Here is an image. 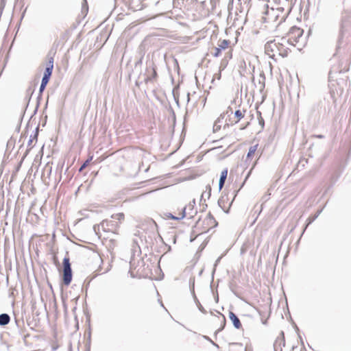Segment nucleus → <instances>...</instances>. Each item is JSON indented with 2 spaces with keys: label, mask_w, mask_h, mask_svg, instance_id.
<instances>
[{
  "label": "nucleus",
  "mask_w": 351,
  "mask_h": 351,
  "mask_svg": "<svg viewBox=\"0 0 351 351\" xmlns=\"http://www.w3.org/2000/svg\"><path fill=\"white\" fill-rule=\"evenodd\" d=\"M253 167H251V169L247 171V173H246L245 176V178H244V180L243 182L241 183L240 187L239 189L237 190H234L233 191V193H234V197H233V199L232 200V202L230 203V206L232 204V202L234 201L235 197L237 195L239 191L241 190V189H242L243 187V186L245 185L246 181L247 180V179L250 178L252 172V170H253Z\"/></svg>",
  "instance_id": "nucleus-13"
},
{
  "label": "nucleus",
  "mask_w": 351,
  "mask_h": 351,
  "mask_svg": "<svg viewBox=\"0 0 351 351\" xmlns=\"http://www.w3.org/2000/svg\"><path fill=\"white\" fill-rule=\"evenodd\" d=\"M166 216L167 218L169 219H173V220H176V221H179L178 219V217H176V216H174L172 213H168L166 214Z\"/></svg>",
  "instance_id": "nucleus-44"
},
{
  "label": "nucleus",
  "mask_w": 351,
  "mask_h": 351,
  "mask_svg": "<svg viewBox=\"0 0 351 351\" xmlns=\"http://www.w3.org/2000/svg\"><path fill=\"white\" fill-rule=\"evenodd\" d=\"M230 44V41L227 39H224L221 41L220 44L219 45V47L221 49V50H225L226 48L228 47L229 45Z\"/></svg>",
  "instance_id": "nucleus-27"
},
{
  "label": "nucleus",
  "mask_w": 351,
  "mask_h": 351,
  "mask_svg": "<svg viewBox=\"0 0 351 351\" xmlns=\"http://www.w3.org/2000/svg\"><path fill=\"white\" fill-rule=\"evenodd\" d=\"M210 288L211 289V291L213 292L215 301V302L217 303L219 302V294H218L217 291H213V282L212 281H211V283H210Z\"/></svg>",
  "instance_id": "nucleus-33"
},
{
  "label": "nucleus",
  "mask_w": 351,
  "mask_h": 351,
  "mask_svg": "<svg viewBox=\"0 0 351 351\" xmlns=\"http://www.w3.org/2000/svg\"><path fill=\"white\" fill-rule=\"evenodd\" d=\"M100 226L102 227V230L104 232L112 231V228L117 226V221L114 220H103L99 224H95L93 230L95 234L100 237Z\"/></svg>",
  "instance_id": "nucleus-4"
},
{
  "label": "nucleus",
  "mask_w": 351,
  "mask_h": 351,
  "mask_svg": "<svg viewBox=\"0 0 351 351\" xmlns=\"http://www.w3.org/2000/svg\"><path fill=\"white\" fill-rule=\"evenodd\" d=\"M204 195H205V193H203L201 195V199H200V202H202L204 199Z\"/></svg>",
  "instance_id": "nucleus-64"
},
{
  "label": "nucleus",
  "mask_w": 351,
  "mask_h": 351,
  "mask_svg": "<svg viewBox=\"0 0 351 351\" xmlns=\"http://www.w3.org/2000/svg\"><path fill=\"white\" fill-rule=\"evenodd\" d=\"M258 83L261 84V89H264L265 86V75L263 71H261L259 75Z\"/></svg>",
  "instance_id": "nucleus-26"
},
{
  "label": "nucleus",
  "mask_w": 351,
  "mask_h": 351,
  "mask_svg": "<svg viewBox=\"0 0 351 351\" xmlns=\"http://www.w3.org/2000/svg\"><path fill=\"white\" fill-rule=\"evenodd\" d=\"M30 151V149H27L25 154H23L22 158H21V160L20 161V162L19 163V165H17V169H19L21 166V164L23 161V160L25 159V158L27 156V154H29Z\"/></svg>",
  "instance_id": "nucleus-38"
},
{
  "label": "nucleus",
  "mask_w": 351,
  "mask_h": 351,
  "mask_svg": "<svg viewBox=\"0 0 351 351\" xmlns=\"http://www.w3.org/2000/svg\"><path fill=\"white\" fill-rule=\"evenodd\" d=\"M221 49L219 47H215V52L213 53V56L216 58L219 57L221 53Z\"/></svg>",
  "instance_id": "nucleus-39"
},
{
  "label": "nucleus",
  "mask_w": 351,
  "mask_h": 351,
  "mask_svg": "<svg viewBox=\"0 0 351 351\" xmlns=\"http://www.w3.org/2000/svg\"><path fill=\"white\" fill-rule=\"evenodd\" d=\"M291 51V50L289 48L285 49L283 51H280L279 55L282 56V58L287 57L289 53Z\"/></svg>",
  "instance_id": "nucleus-37"
},
{
  "label": "nucleus",
  "mask_w": 351,
  "mask_h": 351,
  "mask_svg": "<svg viewBox=\"0 0 351 351\" xmlns=\"http://www.w3.org/2000/svg\"><path fill=\"white\" fill-rule=\"evenodd\" d=\"M285 346V332L282 330L280 332L279 336L275 340L274 343V351H282V347Z\"/></svg>",
  "instance_id": "nucleus-7"
},
{
  "label": "nucleus",
  "mask_w": 351,
  "mask_h": 351,
  "mask_svg": "<svg viewBox=\"0 0 351 351\" xmlns=\"http://www.w3.org/2000/svg\"><path fill=\"white\" fill-rule=\"evenodd\" d=\"M93 156H90L80 167L79 172H82L93 160Z\"/></svg>",
  "instance_id": "nucleus-25"
},
{
  "label": "nucleus",
  "mask_w": 351,
  "mask_h": 351,
  "mask_svg": "<svg viewBox=\"0 0 351 351\" xmlns=\"http://www.w3.org/2000/svg\"><path fill=\"white\" fill-rule=\"evenodd\" d=\"M298 339L300 340L301 345L303 346V348L305 350L304 341H303V339H302L301 335L300 334L298 335Z\"/></svg>",
  "instance_id": "nucleus-50"
},
{
  "label": "nucleus",
  "mask_w": 351,
  "mask_h": 351,
  "mask_svg": "<svg viewBox=\"0 0 351 351\" xmlns=\"http://www.w3.org/2000/svg\"><path fill=\"white\" fill-rule=\"evenodd\" d=\"M228 173V168H225L221 172L219 180V191H221L223 189V187L224 186L226 180L227 179Z\"/></svg>",
  "instance_id": "nucleus-12"
},
{
  "label": "nucleus",
  "mask_w": 351,
  "mask_h": 351,
  "mask_svg": "<svg viewBox=\"0 0 351 351\" xmlns=\"http://www.w3.org/2000/svg\"><path fill=\"white\" fill-rule=\"evenodd\" d=\"M228 200V196L222 195L217 201V204L226 213H229L230 208L226 209L224 208V204Z\"/></svg>",
  "instance_id": "nucleus-16"
},
{
  "label": "nucleus",
  "mask_w": 351,
  "mask_h": 351,
  "mask_svg": "<svg viewBox=\"0 0 351 351\" xmlns=\"http://www.w3.org/2000/svg\"><path fill=\"white\" fill-rule=\"evenodd\" d=\"M27 9V8H25V10L23 11V12L21 13V18L19 19V21L18 24H17L18 29L19 28V27L21 25V21H22L23 19L24 18V16L25 15Z\"/></svg>",
  "instance_id": "nucleus-40"
},
{
  "label": "nucleus",
  "mask_w": 351,
  "mask_h": 351,
  "mask_svg": "<svg viewBox=\"0 0 351 351\" xmlns=\"http://www.w3.org/2000/svg\"><path fill=\"white\" fill-rule=\"evenodd\" d=\"M143 57L140 58L136 62H135V67H137L138 66H141L143 62Z\"/></svg>",
  "instance_id": "nucleus-48"
},
{
  "label": "nucleus",
  "mask_w": 351,
  "mask_h": 351,
  "mask_svg": "<svg viewBox=\"0 0 351 351\" xmlns=\"http://www.w3.org/2000/svg\"><path fill=\"white\" fill-rule=\"evenodd\" d=\"M323 209H324V207L322 208L321 209L318 210L314 215H310L306 221V223H305V228L303 230V232L302 233V235L303 234L305 229L306 228V227L311 224L318 217L319 215L322 213V212L323 211Z\"/></svg>",
  "instance_id": "nucleus-11"
},
{
  "label": "nucleus",
  "mask_w": 351,
  "mask_h": 351,
  "mask_svg": "<svg viewBox=\"0 0 351 351\" xmlns=\"http://www.w3.org/2000/svg\"><path fill=\"white\" fill-rule=\"evenodd\" d=\"M15 144V140L11 137L7 143V148L14 146Z\"/></svg>",
  "instance_id": "nucleus-43"
},
{
  "label": "nucleus",
  "mask_w": 351,
  "mask_h": 351,
  "mask_svg": "<svg viewBox=\"0 0 351 351\" xmlns=\"http://www.w3.org/2000/svg\"><path fill=\"white\" fill-rule=\"evenodd\" d=\"M51 52L49 51V53L47 54V62L43 73L38 90L40 94L43 93L52 75L54 59L53 56L51 55Z\"/></svg>",
  "instance_id": "nucleus-1"
},
{
  "label": "nucleus",
  "mask_w": 351,
  "mask_h": 351,
  "mask_svg": "<svg viewBox=\"0 0 351 351\" xmlns=\"http://www.w3.org/2000/svg\"><path fill=\"white\" fill-rule=\"evenodd\" d=\"M86 317V322L88 323V329L85 332L84 336L86 337V341L85 343L86 351H90V345H91V326H90V315L87 312L85 313Z\"/></svg>",
  "instance_id": "nucleus-6"
},
{
  "label": "nucleus",
  "mask_w": 351,
  "mask_h": 351,
  "mask_svg": "<svg viewBox=\"0 0 351 351\" xmlns=\"http://www.w3.org/2000/svg\"><path fill=\"white\" fill-rule=\"evenodd\" d=\"M179 86H176L172 90V95L174 99V101L176 105L180 107V101H179V93H178Z\"/></svg>",
  "instance_id": "nucleus-19"
},
{
  "label": "nucleus",
  "mask_w": 351,
  "mask_h": 351,
  "mask_svg": "<svg viewBox=\"0 0 351 351\" xmlns=\"http://www.w3.org/2000/svg\"><path fill=\"white\" fill-rule=\"evenodd\" d=\"M223 254L220 256H219L217 260L215 261V263H214V265H213V271H212V274H211V276H212V282H213V280H214V275H215V273L216 271V269H217V265H219V263H220L222 257H223Z\"/></svg>",
  "instance_id": "nucleus-24"
},
{
  "label": "nucleus",
  "mask_w": 351,
  "mask_h": 351,
  "mask_svg": "<svg viewBox=\"0 0 351 351\" xmlns=\"http://www.w3.org/2000/svg\"><path fill=\"white\" fill-rule=\"evenodd\" d=\"M257 114H258V123L262 127V128H264L265 121H264L263 118L261 116V112H259V111H257Z\"/></svg>",
  "instance_id": "nucleus-35"
},
{
  "label": "nucleus",
  "mask_w": 351,
  "mask_h": 351,
  "mask_svg": "<svg viewBox=\"0 0 351 351\" xmlns=\"http://www.w3.org/2000/svg\"><path fill=\"white\" fill-rule=\"evenodd\" d=\"M165 245L167 247V248H168L167 252H170V251H171V247L169 245H167V244H166V243H165Z\"/></svg>",
  "instance_id": "nucleus-60"
},
{
  "label": "nucleus",
  "mask_w": 351,
  "mask_h": 351,
  "mask_svg": "<svg viewBox=\"0 0 351 351\" xmlns=\"http://www.w3.org/2000/svg\"><path fill=\"white\" fill-rule=\"evenodd\" d=\"M186 208H187V206H184L182 208V213H181V216L178 217V219L179 220L182 219L186 217Z\"/></svg>",
  "instance_id": "nucleus-41"
},
{
  "label": "nucleus",
  "mask_w": 351,
  "mask_h": 351,
  "mask_svg": "<svg viewBox=\"0 0 351 351\" xmlns=\"http://www.w3.org/2000/svg\"><path fill=\"white\" fill-rule=\"evenodd\" d=\"M34 141H35V140H34V139H33V138H29V141H28L27 146H28V147H29V149H30L33 147V146H32V142H33Z\"/></svg>",
  "instance_id": "nucleus-54"
},
{
  "label": "nucleus",
  "mask_w": 351,
  "mask_h": 351,
  "mask_svg": "<svg viewBox=\"0 0 351 351\" xmlns=\"http://www.w3.org/2000/svg\"><path fill=\"white\" fill-rule=\"evenodd\" d=\"M226 64H227V62H226V61L224 60H222L221 66L219 67L220 70L221 71L225 69V67L226 66Z\"/></svg>",
  "instance_id": "nucleus-49"
},
{
  "label": "nucleus",
  "mask_w": 351,
  "mask_h": 351,
  "mask_svg": "<svg viewBox=\"0 0 351 351\" xmlns=\"http://www.w3.org/2000/svg\"><path fill=\"white\" fill-rule=\"evenodd\" d=\"M193 298V300L195 303V304L197 305L199 311L200 312H202V313L204 314H206L207 313V311L202 306V305L201 304L200 302L199 301L198 298H197L196 296V294H195V296H192Z\"/></svg>",
  "instance_id": "nucleus-22"
},
{
  "label": "nucleus",
  "mask_w": 351,
  "mask_h": 351,
  "mask_svg": "<svg viewBox=\"0 0 351 351\" xmlns=\"http://www.w3.org/2000/svg\"><path fill=\"white\" fill-rule=\"evenodd\" d=\"M195 277L191 276L189 279V289L190 292L192 295V296H195Z\"/></svg>",
  "instance_id": "nucleus-20"
},
{
  "label": "nucleus",
  "mask_w": 351,
  "mask_h": 351,
  "mask_svg": "<svg viewBox=\"0 0 351 351\" xmlns=\"http://www.w3.org/2000/svg\"><path fill=\"white\" fill-rule=\"evenodd\" d=\"M220 128H221L220 125H217V123H215L214 127H213L214 132L218 131L219 130H220Z\"/></svg>",
  "instance_id": "nucleus-55"
},
{
  "label": "nucleus",
  "mask_w": 351,
  "mask_h": 351,
  "mask_svg": "<svg viewBox=\"0 0 351 351\" xmlns=\"http://www.w3.org/2000/svg\"><path fill=\"white\" fill-rule=\"evenodd\" d=\"M208 221H213V227H217L218 226V222L216 221L213 215L209 213L206 217V218L204 220V223H206V224H209Z\"/></svg>",
  "instance_id": "nucleus-23"
},
{
  "label": "nucleus",
  "mask_w": 351,
  "mask_h": 351,
  "mask_svg": "<svg viewBox=\"0 0 351 351\" xmlns=\"http://www.w3.org/2000/svg\"><path fill=\"white\" fill-rule=\"evenodd\" d=\"M217 313L223 317V322H222V323L221 324V326L215 332V337H217V335L219 332H220L221 331H222L225 328L226 324V317H225L224 315L222 314L221 313H220L219 311H217Z\"/></svg>",
  "instance_id": "nucleus-21"
},
{
  "label": "nucleus",
  "mask_w": 351,
  "mask_h": 351,
  "mask_svg": "<svg viewBox=\"0 0 351 351\" xmlns=\"http://www.w3.org/2000/svg\"><path fill=\"white\" fill-rule=\"evenodd\" d=\"M203 337H204V339H206V341H209L214 346H215L217 348H219L218 344L215 343L209 337H208L206 335H204Z\"/></svg>",
  "instance_id": "nucleus-42"
},
{
  "label": "nucleus",
  "mask_w": 351,
  "mask_h": 351,
  "mask_svg": "<svg viewBox=\"0 0 351 351\" xmlns=\"http://www.w3.org/2000/svg\"><path fill=\"white\" fill-rule=\"evenodd\" d=\"M206 190L208 191V193H207V198L209 199L210 195H211V186L210 184H208L206 186Z\"/></svg>",
  "instance_id": "nucleus-47"
},
{
  "label": "nucleus",
  "mask_w": 351,
  "mask_h": 351,
  "mask_svg": "<svg viewBox=\"0 0 351 351\" xmlns=\"http://www.w3.org/2000/svg\"><path fill=\"white\" fill-rule=\"evenodd\" d=\"M203 209L202 210H204L207 208V204L205 203H202Z\"/></svg>",
  "instance_id": "nucleus-59"
},
{
  "label": "nucleus",
  "mask_w": 351,
  "mask_h": 351,
  "mask_svg": "<svg viewBox=\"0 0 351 351\" xmlns=\"http://www.w3.org/2000/svg\"><path fill=\"white\" fill-rule=\"evenodd\" d=\"M247 128V125H242L240 128V130H245Z\"/></svg>",
  "instance_id": "nucleus-58"
},
{
  "label": "nucleus",
  "mask_w": 351,
  "mask_h": 351,
  "mask_svg": "<svg viewBox=\"0 0 351 351\" xmlns=\"http://www.w3.org/2000/svg\"><path fill=\"white\" fill-rule=\"evenodd\" d=\"M15 324L17 327V333L19 336H23L25 333L26 329L24 327V322L22 321L21 323H20V321L15 318Z\"/></svg>",
  "instance_id": "nucleus-15"
},
{
  "label": "nucleus",
  "mask_w": 351,
  "mask_h": 351,
  "mask_svg": "<svg viewBox=\"0 0 351 351\" xmlns=\"http://www.w3.org/2000/svg\"><path fill=\"white\" fill-rule=\"evenodd\" d=\"M333 186V184H331L330 185H329L325 190V191L324 192L322 196L325 195L328 191Z\"/></svg>",
  "instance_id": "nucleus-53"
},
{
  "label": "nucleus",
  "mask_w": 351,
  "mask_h": 351,
  "mask_svg": "<svg viewBox=\"0 0 351 351\" xmlns=\"http://www.w3.org/2000/svg\"><path fill=\"white\" fill-rule=\"evenodd\" d=\"M30 336L29 333H24L23 336H20L23 340L24 343L27 344V339Z\"/></svg>",
  "instance_id": "nucleus-46"
},
{
  "label": "nucleus",
  "mask_w": 351,
  "mask_h": 351,
  "mask_svg": "<svg viewBox=\"0 0 351 351\" xmlns=\"http://www.w3.org/2000/svg\"><path fill=\"white\" fill-rule=\"evenodd\" d=\"M317 138H324V136L322 135V134H318V135H316L315 136Z\"/></svg>",
  "instance_id": "nucleus-62"
},
{
  "label": "nucleus",
  "mask_w": 351,
  "mask_h": 351,
  "mask_svg": "<svg viewBox=\"0 0 351 351\" xmlns=\"http://www.w3.org/2000/svg\"><path fill=\"white\" fill-rule=\"evenodd\" d=\"M63 271L61 276V282L66 287L70 285L73 279V271L71 264L70 263V258L69 256V252H66V255L62 261Z\"/></svg>",
  "instance_id": "nucleus-2"
},
{
  "label": "nucleus",
  "mask_w": 351,
  "mask_h": 351,
  "mask_svg": "<svg viewBox=\"0 0 351 351\" xmlns=\"http://www.w3.org/2000/svg\"><path fill=\"white\" fill-rule=\"evenodd\" d=\"M38 134H39V125H38L35 128V130L33 132V134H32L29 137H30V138L34 139L35 141L36 142L38 141Z\"/></svg>",
  "instance_id": "nucleus-31"
},
{
  "label": "nucleus",
  "mask_w": 351,
  "mask_h": 351,
  "mask_svg": "<svg viewBox=\"0 0 351 351\" xmlns=\"http://www.w3.org/2000/svg\"><path fill=\"white\" fill-rule=\"evenodd\" d=\"M141 84V82H138V80H136L135 82V85L136 86H140Z\"/></svg>",
  "instance_id": "nucleus-63"
},
{
  "label": "nucleus",
  "mask_w": 351,
  "mask_h": 351,
  "mask_svg": "<svg viewBox=\"0 0 351 351\" xmlns=\"http://www.w3.org/2000/svg\"><path fill=\"white\" fill-rule=\"evenodd\" d=\"M278 46H279V49H280V51H278L279 52L282 50V49L283 48V44L282 43H276Z\"/></svg>",
  "instance_id": "nucleus-56"
},
{
  "label": "nucleus",
  "mask_w": 351,
  "mask_h": 351,
  "mask_svg": "<svg viewBox=\"0 0 351 351\" xmlns=\"http://www.w3.org/2000/svg\"><path fill=\"white\" fill-rule=\"evenodd\" d=\"M196 204V202H195V199H193L192 201H191L188 205V207L190 210H193V208H194V206H195Z\"/></svg>",
  "instance_id": "nucleus-45"
},
{
  "label": "nucleus",
  "mask_w": 351,
  "mask_h": 351,
  "mask_svg": "<svg viewBox=\"0 0 351 351\" xmlns=\"http://www.w3.org/2000/svg\"><path fill=\"white\" fill-rule=\"evenodd\" d=\"M53 262H54V264L56 265V266H58L60 265V263L58 261V259L57 258V256L56 255H54L53 256Z\"/></svg>",
  "instance_id": "nucleus-52"
},
{
  "label": "nucleus",
  "mask_w": 351,
  "mask_h": 351,
  "mask_svg": "<svg viewBox=\"0 0 351 351\" xmlns=\"http://www.w3.org/2000/svg\"><path fill=\"white\" fill-rule=\"evenodd\" d=\"M146 65L145 73L146 77L144 79L145 83L147 84L149 82H154L156 81L158 77V75L157 73V67L154 62L152 60L147 61L146 62Z\"/></svg>",
  "instance_id": "nucleus-3"
},
{
  "label": "nucleus",
  "mask_w": 351,
  "mask_h": 351,
  "mask_svg": "<svg viewBox=\"0 0 351 351\" xmlns=\"http://www.w3.org/2000/svg\"><path fill=\"white\" fill-rule=\"evenodd\" d=\"M263 204H262L261 205V209H260L259 212L258 213L257 216H256V217H255V219H254V221H253V222H252V224H254V223L256 222V219H257V218H258V215H260V213H261V211H262V210H263Z\"/></svg>",
  "instance_id": "nucleus-51"
},
{
  "label": "nucleus",
  "mask_w": 351,
  "mask_h": 351,
  "mask_svg": "<svg viewBox=\"0 0 351 351\" xmlns=\"http://www.w3.org/2000/svg\"><path fill=\"white\" fill-rule=\"evenodd\" d=\"M25 112V110H24V111L23 112V113L21 114V117H20V119H19V123L18 124V125L16 126V130L15 131L19 133L20 132V130H21V123H22V121H23V117H24V114Z\"/></svg>",
  "instance_id": "nucleus-34"
},
{
  "label": "nucleus",
  "mask_w": 351,
  "mask_h": 351,
  "mask_svg": "<svg viewBox=\"0 0 351 351\" xmlns=\"http://www.w3.org/2000/svg\"><path fill=\"white\" fill-rule=\"evenodd\" d=\"M32 119L29 118V120L28 121V122L27 123L26 125H25V130H24V132L22 133V134L21 135V138L20 139H21L23 137H26L27 136V132H28V130H29V128L30 126V120ZM21 141V140H19V142Z\"/></svg>",
  "instance_id": "nucleus-32"
},
{
  "label": "nucleus",
  "mask_w": 351,
  "mask_h": 351,
  "mask_svg": "<svg viewBox=\"0 0 351 351\" xmlns=\"http://www.w3.org/2000/svg\"><path fill=\"white\" fill-rule=\"evenodd\" d=\"M37 84H38V81L34 82L33 83L31 84V85L26 90V95H25V99L27 101V104H26V106L25 108V110L29 106V104L32 97L36 90V87Z\"/></svg>",
  "instance_id": "nucleus-9"
},
{
  "label": "nucleus",
  "mask_w": 351,
  "mask_h": 351,
  "mask_svg": "<svg viewBox=\"0 0 351 351\" xmlns=\"http://www.w3.org/2000/svg\"><path fill=\"white\" fill-rule=\"evenodd\" d=\"M265 53L269 56L271 58H274V54L271 55L270 53L274 52L276 50L280 51L279 46L275 43V40H270L265 45Z\"/></svg>",
  "instance_id": "nucleus-8"
},
{
  "label": "nucleus",
  "mask_w": 351,
  "mask_h": 351,
  "mask_svg": "<svg viewBox=\"0 0 351 351\" xmlns=\"http://www.w3.org/2000/svg\"><path fill=\"white\" fill-rule=\"evenodd\" d=\"M229 319L234 328L237 330L242 328V324L239 317L233 311H229Z\"/></svg>",
  "instance_id": "nucleus-10"
},
{
  "label": "nucleus",
  "mask_w": 351,
  "mask_h": 351,
  "mask_svg": "<svg viewBox=\"0 0 351 351\" xmlns=\"http://www.w3.org/2000/svg\"><path fill=\"white\" fill-rule=\"evenodd\" d=\"M124 214L123 213H117V214H114L112 215V219H113L115 221H119V222H121V221H123L124 219Z\"/></svg>",
  "instance_id": "nucleus-28"
},
{
  "label": "nucleus",
  "mask_w": 351,
  "mask_h": 351,
  "mask_svg": "<svg viewBox=\"0 0 351 351\" xmlns=\"http://www.w3.org/2000/svg\"><path fill=\"white\" fill-rule=\"evenodd\" d=\"M234 117L237 119V120L234 122V124H236L244 117V114L240 110H237L234 112Z\"/></svg>",
  "instance_id": "nucleus-30"
},
{
  "label": "nucleus",
  "mask_w": 351,
  "mask_h": 351,
  "mask_svg": "<svg viewBox=\"0 0 351 351\" xmlns=\"http://www.w3.org/2000/svg\"><path fill=\"white\" fill-rule=\"evenodd\" d=\"M158 238H159V240H160L163 244H165L162 237L160 234H158Z\"/></svg>",
  "instance_id": "nucleus-61"
},
{
  "label": "nucleus",
  "mask_w": 351,
  "mask_h": 351,
  "mask_svg": "<svg viewBox=\"0 0 351 351\" xmlns=\"http://www.w3.org/2000/svg\"><path fill=\"white\" fill-rule=\"evenodd\" d=\"M257 147H258V145H255L250 147L248 152L247 153L245 162H247L248 160H251L252 159V158L254 156V154L257 149Z\"/></svg>",
  "instance_id": "nucleus-17"
},
{
  "label": "nucleus",
  "mask_w": 351,
  "mask_h": 351,
  "mask_svg": "<svg viewBox=\"0 0 351 351\" xmlns=\"http://www.w3.org/2000/svg\"><path fill=\"white\" fill-rule=\"evenodd\" d=\"M10 320L11 317L9 314L6 313L0 314V326H5L10 322Z\"/></svg>",
  "instance_id": "nucleus-14"
},
{
  "label": "nucleus",
  "mask_w": 351,
  "mask_h": 351,
  "mask_svg": "<svg viewBox=\"0 0 351 351\" xmlns=\"http://www.w3.org/2000/svg\"><path fill=\"white\" fill-rule=\"evenodd\" d=\"M90 281H91V279H90V280H89L86 282V287H85L86 290H87V289H88V286H89V285H90Z\"/></svg>",
  "instance_id": "nucleus-57"
},
{
  "label": "nucleus",
  "mask_w": 351,
  "mask_h": 351,
  "mask_svg": "<svg viewBox=\"0 0 351 351\" xmlns=\"http://www.w3.org/2000/svg\"><path fill=\"white\" fill-rule=\"evenodd\" d=\"M168 110L169 111V112L171 113V114L172 116V119H173V130L174 128H175V125H176V113H175L174 110L173 109V108L171 107V105H169Z\"/></svg>",
  "instance_id": "nucleus-29"
},
{
  "label": "nucleus",
  "mask_w": 351,
  "mask_h": 351,
  "mask_svg": "<svg viewBox=\"0 0 351 351\" xmlns=\"http://www.w3.org/2000/svg\"><path fill=\"white\" fill-rule=\"evenodd\" d=\"M42 99H43V94H40V92L38 91V94L36 97V107H35V109H34L33 113L32 114V115L30 117V119H32L33 117L35 116L36 114L37 113Z\"/></svg>",
  "instance_id": "nucleus-18"
},
{
  "label": "nucleus",
  "mask_w": 351,
  "mask_h": 351,
  "mask_svg": "<svg viewBox=\"0 0 351 351\" xmlns=\"http://www.w3.org/2000/svg\"><path fill=\"white\" fill-rule=\"evenodd\" d=\"M303 34L304 30L302 28L297 26H293L289 31L290 38L286 40L285 38H282V40H286L291 45H295L294 43H298Z\"/></svg>",
  "instance_id": "nucleus-5"
},
{
  "label": "nucleus",
  "mask_w": 351,
  "mask_h": 351,
  "mask_svg": "<svg viewBox=\"0 0 351 351\" xmlns=\"http://www.w3.org/2000/svg\"><path fill=\"white\" fill-rule=\"evenodd\" d=\"M289 316H291L289 315ZM290 321H291V323L292 324V326L293 327V328L295 329L297 335H299L300 334V328H298V326H297V324L295 323V322L293 320V319L291 318V317H290Z\"/></svg>",
  "instance_id": "nucleus-36"
}]
</instances>
